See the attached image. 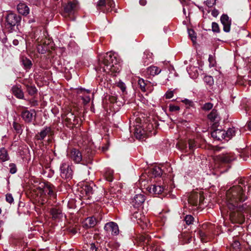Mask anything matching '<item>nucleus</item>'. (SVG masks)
<instances>
[{"label":"nucleus","instance_id":"1","mask_svg":"<svg viewBox=\"0 0 251 251\" xmlns=\"http://www.w3.org/2000/svg\"><path fill=\"white\" fill-rule=\"evenodd\" d=\"M101 59L97 69L99 71L106 73L120 72L121 67L118 64L115 54L111 52L106 53L103 57H101Z\"/></svg>","mask_w":251,"mask_h":251},{"label":"nucleus","instance_id":"2","mask_svg":"<svg viewBox=\"0 0 251 251\" xmlns=\"http://www.w3.org/2000/svg\"><path fill=\"white\" fill-rule=\"evenodd\" d=\"M243 188L246 189L245 185L242 182L240 185H235L230 187L226 193V204L244 202L247 197L245 194Z\"/></svg>","mask_w":251,"mask_h":251},{"label":"nucleus","instance_id":"3","mask_svg":"<svg viewBox=\"0 0 251 251\" xmlns=\"http://www.w3.org/2000/svg\"><path fill=\"white\" fill-rule=\"evenodd\" d=\"M60 175L62 178L70 180L73 178L74 170L71 163L63 162L60 166Z\"/></svg>","mask_w":251,"mask_h":251},{"label":"nucleus","instance_id":"4","mask_svg":"<svg viewBox=\"0 0 251 251\" xmlns=\"http://www.w3.org/2000/svg\"><path fill=\"white\" fill-rule=\"evenodd\" d=\"M138 206L139 205H132V206H131L130 210L131 212H133L131 219L133 220L136 219L137 221V223L139 224H141V223L143 222V224H145L146 226H148V225L146 221L147 219H146V218L144 216H142L141 213L137 211H134V210H136L137 209H139Z\"/></svg>","mask_w":251,"mask_h":251},{"label":"nucleus","instance_id":"5","mask_svg":"<svg viewBox=\"0 0 251 251\" xmlns=\"http://www.w3.org/2000/svg\"><path fill=\"white\" fill-rule=\"evenodd\" d=\"M69 157L75 163H80L82 161V156L80 151L76 149H73L70 152Z\"/></svg>","mask_w":251,"mask_h":251},{"label":"nucleus","instance_id":"6","mask_svg":"<svg viewBox=\"0 0 251 251\" xmlns=\"http://www.w3.org/2000/svg\"><path fill=\"white\" fill-rule=\"evenodd\" d=\"M104 228L108 233H111L112 235H117L119 232L118 226L114 222H112L106 224Z\"/></svg>","mask_w":251,"mask_h":251},{"label":"nucleus","instance_id":"7","mask_svg":"<svg viewBox=\"0 0 251 251\" xmlns=\"http://www.w3.org/2000/svg\"><path fill=\"white\" fill-rule=\"evenodd\" d=\"M20 21V17L13 13H10L6 17L7 25L9 27L15 26Z\"/></svg>","mask_w":251,"mask_h":251},{"label":"nucleus","instance_id":"8","mask_svg":"<svg viewBox=\"0 0 251 251\" xmlns=\"http://www.w3.org/2000/svg\"><path fill=\"white\" fill-rule=\"evenodd\" d=\"M187 199V202L189 204H196L199 200L200 203H202L201 197V195L197 192H194L190 194H188L186 197Z\"/></svg>","mask_w":251,"mask_h":251},{"label":"nucleus","instance_id":"9","mask_svg":"<svg viewBox=\"0 0 251 251\" xmlns=\"http://www.w3.org/2000/svg\"><path fill=\"white\" fill-rule=\"evenodd\" d=\"M221 22L223 25V30L226 32H229L230 30L231 20L227 15L223 14L221 17Z\"/></svg>","mask_w":251,"mask_h":251},{"label":"nucleus","instance_id":"10","mask_svg":"<svg viewBox=\"0 0 251 251\" xmlns=\"http://www.w3.org/2000/svg\"><path fill=\"white\" fill-rule=\"evenodd\" d=\"M77 8V2L70 1L64 7V12L68 15L73 14Z\"/></svg>","mask_w":251,"mask_h":251},{"label":"nucleus","instance_id":"11","mask_svg":"<svg viewBox=\"0 0 251 251\" xmlns=\"http://www.w3.org/2000/svg\"><path fill=\"white\" fill-rule=\"evenodd\" d=\"M225 130L216 129L211 132V135L214 139L217 140H222L225 139Z\"/></svg>","mask_w":251,"mask_h":251},{"label":"nucleus","instance_id":"12","mask_svg":"<svg viewBox=\"0 0 251 251\" xmlns=\"http://www.w3.org/2000/svg\"><path fill=\"white\" fill-rule=\"evenodd\" d=\"M199 145L197 142L196 141L190 139L189 140L188 143V150L187 149V147L186 145L183 144L181 146V149L182 150L184 151L185 152L188 151H193L194 149L197 147H198Z\"/></svg>","mask_w":251,"mask_h":251},{"label":"nucleus","instance_id":"13","mask_svg":"<svg viewBox=\"0 0 251 251\" xmlns=\"http://www.w3.org/2000/svg\"><path fill=\"white\" fill-rule=\"evenodd\" d=\"M35 116L34 111L25 110L22 112V117L26 122H30Z\"/></svg>","mask_w":251,"mask_h":251},{"label":"nucleus","instance_id":"14","mask_svg":"<svg viewBox=\"0 0 251 251\" xmlns=\"http://www.w3.org/2000/svg\"><path fill=\"white\" fill-rule=\"evenodd\" d=\"M97 224L96 219L93 217L86 218L83 222V226L86 228L93 227Z\"/></svg>","mask_w":251,"mask_h":251},{"label":"nucleus","instance_id":"15","mask_svg":"<svg viewBox=\"0 0 251 251\" xmlns=\"http://www.w3.org/2000/svg\"><path fill=\"white\" fill-rule=\"evenodd\" d=\"M148 191L152 194L159 195L164 190V188L160 185H152L148 187Z\"/></svg>","mask_w":251,"mask_h":251},{"label":"nucleus","instance_id":"16","mask_svg":"<svg viewBox=\"0 0 251 251\" xmlns=\"http://www.w3.org/2000/svg\"><path fill=\"white\" fill-rule=\"evenodd\" d=\"M18 12L23 15H27L29 12L28 7L24 3H20L17 5Z\"/></svg>","mask_w":251,"mask_h":251},{"label":"nucleus","instance_id":"17","mask_svg":"<svg viewBox=\"0 0 251 251\" xmlns=\"http://www.w3.org/2000/svg\"><path fill=\"white\" fill-rule=\"evenodd\" d=\"M50 131L51 128L50 127H46L36 135V138L38 140H42L50 133Z\"/></svg>","mask_w":251,"mask_h":251},{"label":"nucleus","instance_id":"18","mask_svg":"<svg viewBox=\"0 0 251 251\" xmlns=\"http://www.w3.org/2000/svg\"><path fill=\"white\" fill-rule=\"evenodd\" d=\"M12 91L13 95L18 99H23L24 98V93L21 88L17 86H14L12 88Z\"/></svg>","mask_w":251,"mask_h":251},{"label":"nucleus","instance_id":"19","mask_svg":"<svg viewBox=\"0 0 251 251\" xmlns=\"http://www.w3.org/2000/svg\"><path fill=\"white\" fill-rule=\"evenodd\" d=\"M238 131L237 128H235L234 127L231 128H229L227 129V131H225V140H229V139L233 137L235 135L236 133Z\"/></svg>","mask_w":251,"mask_h":251},{"label":"nucleus","instance_id":"20","mask_svg":"<svg viewBox=\"0 0 251 251\" xmlns=\"http://www.w3.org/2000/svg\"><path fill=\"white\" fill-rule=\"evenodd\" d=\"M217 158L220 161L224 163H228L234 159L229 154H223L217 156Z\"/></svg>","mask_w":251,"mask_h":251},{"label":"nucleus","instance_id":"21","mask_svg":"<svg viewBox=\"0 0 251 251\" xmlns=\"http://www.w3.org/2000/svg\"><path fill=\"white\" fill-rule=\"evenodd\" d=\"M80 192L82 195L85 193L86 195L89 196L93 194V190L91 185L85 184L81 188Z\"/></svg>","mask_w":251,"mask_h":251},{"label":"nucleus","instance_id":"22","mask_svg":"<svg viewBox=\"0 0 251 251\" xmlns=\"http://www.w3.org/2000/svg\"><path fill=\"white\" fill-rule=\"evenodd\" d=\"M149 74L152 76L158 75L161 72V70L156 66H151L147 69Z\"/></svg>","mask_w":251,"mask_h":251},{"label":"nucleus","instance_id":"23","mask_svg":"<svg viewBox=\"0 0 251 251\" xmlns=\"http://www.w3.org/2000/svg\"><path fill=\"white\" fill-rule=\"evenodd\" d=\"M145 201V197L144 195L137 194L134 197L133 202H134L135 204H142Z\"/></svg>","mask_w":251,"mask_h":251},{"label":"nucleus","instance_id":"24","mask_svg":"<svg viewBox=\"0 0 251 251\" xmlns=\"http://www.w3.org/2000/svg\"><path fill=\"white\" fill-rule=\"evenodd\" d=\"M145 131L141 128H136L134 132L135 136L138 139H142L145 136Z\"/></svg>","mask_w":251,"mask_h":251},{"label":"nucleus","instance_id":"25","mask_svg":"<svg viewBox=\"0 0 251 251\" xmlns=\"http://www.w3.org/2000/svg\"><path fill=\"white\" fill-rule=\"evenodd\" d=\"M9 159V156L7 151L4 148L0 149V160L4 162Z\"/></svg>","mask_w":251,"mask_h":251},{"label":"nucleus","instance_id":"26","mask_svg":"<svg viewBox=\"0 0 251 251\" xmlns=\"http://www.w3.org/2000/svg\"><path fill=\"white\" fill-rule=\"evenodd\" d=\"M51 214L54 219L60 218L63 216L60 210L56 208H53L51 210Z\"/></svg>","mask_w":251,"mask_h":251},{"label":"nucleus","instance_id":"27","mask_svg":"<svg viewBox=\"0 0 251 251\" xmlns=\"http://www.w3.org/2000/svg\"><path fill=\"white\" fill-rule=\"evenodd\" d=\"M22 63L25 69H30L32 65L31 61L27 58H23L22 59Z\"/></svg>","mask_w":251,"mask_h":251},{"label":"nucleus","instance_id":"28","mask_svg":"<svg viewBox=\"0 0 251 251\" xmlns=\"http://www.w3.org/2000/svg\"><path fill=\"white\" fill-rule=\"evenodd\" d=\"M106 0H99L98 1L97 6L98 7V9L101 10L103 11V12H105V9H103L102 7L106 6Z\"/></svg>","mask_w":251,"mask_h":251},{"label":"nucleus","instance_id":"29","mask_svg":"<svg viewBox=\"0 0 251 251\" xmlns=\"http://www.w3.org/2000/svg\"><path fill=\"white\" fill-rule=\"evenodd\" d=\"M152 173L155 177L160 176L162 174V171L159 167H155L153 169Z\"/></svg>","mask_w":251,"mask_h":251},{"label":"nucleus","instance_id":"30","mask_svg":"<svg viewBox=\"0 0 251 251\" xmlns=\"http://www.w3.org/2000/svg\"><path fill=\"white\" fill-rule=\"evenodd\" d=\"M37 49L40 53L43 54L48 50V48L46 45H38L37 47Z\"/></svg>","mask_w":251,"mask_h":251},{"label":"nucleus","instance_id":"31","mask_svg":"<svg viewBox=\"0 0 251 251\" xmlns=\"http://www.w3.org/2000/svg\"><path fill=\"white\" fill-rule=\"evenodd\" d=\"M188 33L192 42L193 43L195 42L196 40V34L194 30L192 29H188Z\"/></svg>","mask_w":251,"mask_h":251},{"label":"nucleus","instance_id":"32","mask_svg":"<svg viewBox=\"0 0 251 251\" xmlns=\"http://www.w3.org/2000/svg\"><path fill=\"white\" fill-rule=\"evenodd\" d=\"M217 116V111L215 110H212L210 113L208 115V118L211 121H214Z\"/></svg>","mask_w":251,"mask_h":251},{"label":"nucleus","instance_id":"33","mask_svg":"<svg viewBox=\"0 0 251 251\" xmlns=\"http://www.w3.org/2000/svg\"><path fill=\"white\" fill-rule=\"evenodd\" d=\"M115 4L113 0H107L106 2V8L105 10L106 11H108L109 8H111V9L115 7Z\"/></svg>","mask_w":251,"mask_h":251},{"label":"nucleus","instance_id":"34","mask_svg":"<svg viewBox=\"0 0 251 251\" xmlns=\"http://www.w3.org/2000/svg\"><path fill=\"white\" fill-rule=\"evenodd\" d=\"M150 239L151 236L147 234L142 235L140 237V240L145 244H148Z\"/></svg>","mask_w":251,"mask_h":251},{"label":"nucleus","instance_id":"35","mask_svg":"<svg viewBox=\"0 0 251 251\" xmlns=\"http://www.w3.org/2000/svg\"><path fill=\"white\" fill-rule=\"evenodd\" d=\"M113 174V171L111 170H107L105 173L106 179L108 181H112L113 180L112 176Z\"/></svg>","mask_w":251,"mask_h":251},{"label":"nucleus","instance_id":"36","mask_svg":"<svg viewBox=\"0 0 251 251\" xmlns=\"http://www.w3.org/2000/svg\"><path fill=\"white\" fill-rule=\"evenodd\" d=\"M54 188V186L50 184H46L45 187V191H48V194L51 195L53 194Z\"/></svg>","mask_w":251,"mask_h":251},{"label":"nucleus","instance_id":"37","mask_svg":"<svg viewBox=\"0 0 251 251\" xmlns=\"http://www.w3.org/2000/svg\"><path fill=\"white\" fill-rule=\"evenodd\" d=\"M204 81L209 85H212L213 84V79L211 76H205L204 77Z\"/></svg>","mask_w":251,"mask_h":251},{"label":"nucleus","instance_id":"38","mask_svg":"<svg viewBox=\"0 0 251 251\" xmlns=\"http://www.w3.org/2000/svg\"><path fill=\"white\" fill-rule=\"evenodd\" d=\"M184 220L187 225H190L193 223L194 218L191 215H187L185 217Z\"/></svg>","mask_w":251,"mask_h":251},{"label":"nucleus","instance_id":"39","mask_svg":"<svg viewBox=\"0 0 251 251\" xmlns=\"http://www.w3.org/2000/svg\"><path fill=\"white\" fill-rule=\"evenodd\" d=\"M138 84L139 85L141 90L143 91H146V83L145 80L142 78H139L138 80Z\"/></svg>","mask_w":251,"mask_h":251},{"label":"nucleus","instance_id":"40","mask_svg":"<svg viewBox=\"0 0 251 251\" xmlns=\"http://www.w3.org/2000/svg\"><path fill=\"white\" fill-rule=\"evenodd\" d=\"M212 30L214 32L219 33L220 32V28L217 23L213 22L212 24Z\"/></svg>","mask_w":251,"mask_h":251},{"label":"nucleus","instance_id":"41","mask_svg":"<svg viewBox=\"0 0 251 251\" xmlns=\"http://www.w3.org/2000/svg\"><path fill=\"white\" fill-rule=\"evenodd\" d=\"M213 104L210 102L205 103L202 106V108L204 110H209L213 107Z\"/></svg>","mask_w":251,"mask_h":251},{"label":"nucleus","instance_id":"42","mask_svg":"<svg viewBox=\"0 0 251 251\" xmlns=\"http://www.w3.org/2000/svg\"><path fill=\"white\" fill-rule=\"evenodd\" d=\"M189 205V206H191V208H189V209H191V210L194 211V213H195V212H198L199 211L201 210V209H200V208L199 207L200 205L196 204V205Z\"/></svg>","mask_w":251,"mask_h":251},{"label":"nucleus","instance_id":"43","mask_svg":"<svg viewBox=\"0 0 251 251\" xmlns=\"http://www.w3.org/2000/svg\"><path fill=\"white\" fill-rule=\"evenodd\" d=\"M117 86L120 88V89L122 90L123 92H124L126 91V86L125 84L122 81H119L117 83Z\"/></svg>","mask_w":251,"mask_h":251},{"label":"nucleus","instance_id":"44","mask_svg":"<svg viewBox=\"0 0 251 251\" xmlns=\"http://www.w3.org/2000/svg\"><path fill=\"white\" fill-rule=\"evenodd\" d=\"M216 0H207L204 2L208 7H211L216 4Z\"/></svg>","mask_w":251,"mask_h":251},{"label":"nucleus","instance_id":"45","mask_svg":"<svg viewBox=\"0 0 251 251\" xmlns=\"http://www.w3.org/2000/svg\"><path fill=\"white\" fill-rule=\"evenodd\" d=\"M28 92L30 95H34L37 92V90L35 87H29L27 88Z\"/></svg>","mask_w":251,"mask_h":251},{"label":"nucleus","instance_id":"46","mask_svg":"<svg viewBox=\"0 0 251 251\" xmlns=\"http://www.w3.org/2000/svg\"><path fill=\"white\" fill-rule=\"evenodd\" d=\"M179 107L178 106L170 104L169 105V110L171 112L178 111Z\"/></svg>","mask_w":251,"mask_h":251},{"label":"nucleus","instance_id":"47","mask_svg":"<svg viewBox=\"0 0 251 251\" xmlns=\"http://www.w3.org/2000/svg\"><path fill=\"white\" fill-rule=\"evenodd\" d=\"M6 201L7 202L10 203L13 202L14 199L11 194H7L6 195Z\"/></svg>","mask_w":251,"mask_h":251},{"label":"nucleus","instance_id":"48","mask_svg":"<svg viewBox=\"0 0 251 251\" xmlns=\"http://www.w3.org/2000/svg\"><path fill=\"white\" fill-rule=\"evenodd\" d=\"M13 126L17 133H19L21 131V126L19 124L14 122L13 124Z\"/></svg>","mask_w":251,"mask_h":251},{"label":"nucleus","instance_id":"49","mask_svg":"<svg viewBox=\"0 0 251 251\" xmlns=\"http://www.w3.org/2000/svg\"><path fill=\"white\" fill-rule=\"evenodd\" d=\"M173 96H174L173 91H169L165 94V96L167 99H171V98H173Z\"/></svg>","mask_w":251,"mask_h":251},{"label":"nucleus","instance_id":"50","mask_svg":"<svg viewBox=\"0 0 251 251\" xmlns=\"http://www.w3.org/2000/svg\"><path fill=\"white\" fill-rule=\"evenodd\" d=\"M10 172L12 174H15L17 171V169H16V167L15 166V165L12 164L10 165Z\"/></svg>","mask_w":251,"mask_h":251},{"label":"nucleus","instance_id":"51","mask_svg":"<svg viewBox=\"0 0 251 251\" xmlns=\"http://www.w3.org/2000/svg\"><path fill=\"white\" fill-rule=\"evenodd\" d=\"M82 100H83V102L87 104L90 101V98L89 96H85L84 97H82Z\"/></svg>","mask_w":251,"mask_h":251},{"label":"nucleus","instance_id":"52","mask_svg":"<svg viewBox=\"0 0 251 251\" xmlns=\"http://www.w3.org/2000/svg\"><path fill=\"white\" fill-rule=\"evenodd\" d=\"M109 99L111 102H115L117 100V97L115 96H111L109 97Z\"/></svg>","mask_w":251,"mask_h":251},{"label":"nucleus","instance_id":"53","mask_svg":"<svg viewBox=\"0 0 251 251\" xmlns=\"http://www.w3.org/2000/svg\"><path fill=\"white\" fill-rule=\"evenodd\" d=\"M191 71H193L194 72H197V68H196L195 67H192L191 68H190L189 69H187V72L190 75H191Z\"/></svg>","mask_w":251,"mask_h":251},{"label":"nucleus","instance_id":"54","mask_svg":"<svg viewBox=\"0 0 251 251\" xmlns=\"http://www.w3.org/2000/svg\"><path fill=\"white\" fill-rule=\"evenodd\" d=\"M25 207V205H19V207L18 208V212L20 213L24 212L25 214L26 213L25 212L23 211V208Z\"/></svg>","mask_w":251,"mask_h":251},{"label":"nucleus","instance_id":"55","mask_svg":"<svg viewBox=\"0 0 251 251\" xmlns=\"http://www.w3.org/2000/svg\"><path fill=\"white\" fill-rule=\"evenodd\" d=\"M212 15L213 16L215 17H216L218 14H219V12H218V11L216 9H214L212 11Z\"/></svg>","mask_w":251,"mask_h":251},{"label":"nucleus","instance_id":"56","mask_svg":"<svg viewBox=\"0 0 251 251\" xmlns=\"http://www.w3.org/2000/svg\"><path fill=\"white\" fill-rule=\"evenodd\" d=\"M139 3L141 5H145L146 4V0H140Z\"/></svg>","mask_w":251,"mask_h":251},{"label":"nucleus","instance_id":"57","mask_svg":"<svg viewBox=\"0 0 251 251\" xmlns=\"http://www.w3.org/2000/svg\"><path fill=\"white\" fill-rule=\"evenodd\" d=\"M91 249L93 251L94 249H95V250L96 251V248L95 247V246L94 244H91Z\"/></svg>","mask_w":251,"mask_h":251},{"label":"nucleus","instance_id":"58","mask_svg":"<svg viewBox=\"0 0 251 251\" xmlns=\"http://www.w3.org/2000/svg\"><path fill=\"white\" fill-rule=\"evenodd\" d=\"M239 245H240V243H239V242H238V241H235V242H234V246L235 247H239Z\"/></svg>","mask_w":251,"mask_h":251},{"label":"nucleus","instance_id":"59","mask_svg":"<svg viewBox=\"0 0 251 251\" xmlns=\"http://www.w3.org/2000/svg\"><path fill=\"white\" fill-rule=\"evenodd\" d=\"M248 127L249 129L251 131V121L248 123Z\"/></svg>","mask_w":251,"mask_h":251},{"label":"nucleus","instance_id":"60","mask_svg":"<svg viewBox=\"0 0 251 251\" xmlns=\"http://www.w3.org/2000/svg\"><path fill=\"white\" fill-rule=\"evenodd\" d=\"M68 116H72V118H73V119H74V118H75V117L73 116V114H72V113H69V114H68Z\"/></svg>","mask_w":251,"mask_h":251},{"label":"nucleus","instance_id":"61","mask_svg":"<svg viewBox=\"0 0 251 251\" xmlns=\"http://www.w3.org/2000/svg\"><path fill=\"white\" fill-rule=\"evenodd\" d=\"M72 232L74 233V234H75V233H76V230H75V229H73L72 230Z\"/></svg>","mask_w":251,"mask_h":251},{"label":"nucleus","instance_id":"62","mask_svg":"<svg viewBox=\"0 0 251 251\" xmlns=\"http://www.w3.org/2000/svg\"><path fill=\"white\" fill-rule=\"evenodd\" d=\"M183 12L184 14L186 15V10L184 8H183Z\"/></svg>","mask_w":251,"mask_h":251},{"label":"nucleus","instance_id":"63","mask_svg":"<svg viewBox=\"0 0 251 251\" xmlns=\"http://www.w3.org/2000/svg\"><path fill=\"white\" fill-rule=\"evenodd\" d=\"M17 41H14V44L15 45H17Z\"/></svg>","mask_w":251,"mask_h":251},{"label":"nucleus","instance_id":"64","mask_svg":"<svg viewBox=\"0 0 251 251\" xmlns=\"http://www.w3.org/2000/svg\"><path fill=\"white\" fill-rule=\"evenodd\" d=\"M141 226H142L143 228H144V226L142 225H141Z\"/></svg>","mask_w":251,"mask_h":251}]
</instances>
